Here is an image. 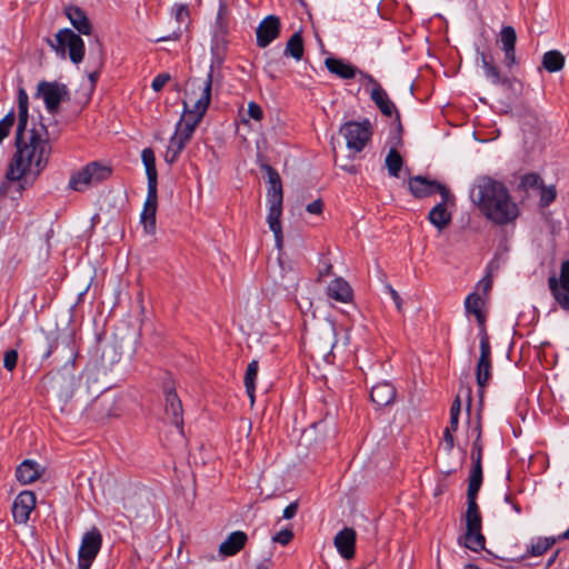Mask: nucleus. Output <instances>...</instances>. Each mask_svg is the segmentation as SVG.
<instances>
[{
    "mask_svg": "<svg viewBox=\"0 0 569 569\" xmlns=\"http://www.w3.org/2000/svg\"><path fill=\"white\" fill-rule=\"evenodd\" d=\"M16 148L7 178L18 181L39 176L47 167L52 149L47 127L36 123L28 133L16 136Z\"/></svg>",
    "mask_w": 569,
    "mask_h": 569,
    "instance_id": "nucleus-1",
    "label": "nucleus"
},
{
    "mask_svg": "<svg viewBox=\"0 0 569 569\" xmlns=\"http://www.w3.org/2000/svg\"><path fill=\"white\" fill-rule=\"evenodd\" d=\"M470 197L482 214L495 224L512 223L519 217V208L507 187L490 177L479 178Z\"/></svg>",
    "mask_w": 569,
    "mask_h": 569,
    "instance_id": "nucleus-2",
    "label": "nucleus"
},
{
    "mask_svg": "<svg viewBox=\"0 0 569 569\" xmlns=\"http://www.w3.org/2000/svg\"><path fill=\"white\" fill-rule=\"evenodd\" d=\"M262 169L268 174L269 188L267 191L268 214L267 222L273 232L276 246L278 249L282 247V228L280 218L282 214V183L279 173L269 164H263Z\"/></svg>",
    "mask_w": 569,
    "mask_h": 569,
    "instance_id": "nucleus-3",
    "label": "nucleus"
},
{
    "mask_svg": "<svg viewBox=\"0 0 569 569\" xmlns=\"http://www.w3.org/2000/svg\"><path fill=\"white\" fill-rule=\"evenodd\" d=\"M212 72L209 71L206 78H193L188 83L183 110L203 117L211 101Z\"/></svg>",
    "mask_w": 569,
    "mask_h": 569,
    "instance_id": "nucleus-4",
    "label": "nucleus"
},
{
    "mask_svg": "<svg viewBox=\"0 0 569 569\" xmlns=\"http://www.w3.org/2000/svg\"><path fill=\"white\" fill-rule=\"evenodd\" d=\"M48 42L60 58L64 59L68 56L74 64H79L83 60L84 42L80 34L73 30L69 28L61 29Z\"/></svg>",
    "mask_w": 569,
    "mask_h": 569,
    "instance_id": "nucleus-5",
    "label": "nucleus"
},
{
    "mask_svg": "<svg viewBox=\"0 0 569 569\" xmlns=\"http://www.w3.org/2000/svg\"><path fill=\"white\" fill-rule=\"evenodd\" d=\"M111 174V169L98 161H92L81 170L71 174L69 187L74 191H83L90 186L107 180Z\"/></svg>",
    "mask_w": 569,
    "mask_h": 569,
    "instance_id": "nucleus-6",
    "label": "nucleus"
},
{
    "mask_svg": "<svg viewBox=\"0 0 569 569\" xmlns=\"http://www.w3.org/2000/svg\"><path fill=\"white\" fill-rule=\"evenodd\" d=\"M340 132L345 136L347 148L353 152H360L371 138V124L369 120L362 122H346Z\"/></svg>",
    "mask_w": 569,
    "mask_h": 569,
    "instance_id": "nucleus-7",
    "label": "nucleus"
},
{
    "mask_svg": "<svg viewBox=\"0 0 569 569\" xmlns=\"http://www.w3.org/2000/svg\"><path fill=\"white\" fill-rule=\"evenodd\" d=\"M69 91L66 84L57 81H40L37 96L41 97L49 113L54 114L60 103L68 98Z\"/></svg>",
    "mask_w": 569,
    "mask_h": 569,
    "instance_id": "nucleus-8",
    "label": "nucleus"
},
{
    "mask_svg": "<svg viewBox=\"0 0 569 569\" xmlns=\"http://www.w3.org/2000/svg\"><path fill=\"white\" fill-rule=\"evenodd\" d=\"M102 543V536L99 529L93 527L87 531L82 539L78 551V567L79 569H89L92 561L100 551Z\"/></svg>",
    "mask_w": 569,
    "mask_h": 569,
    "instance_id": "nucleus-9",
    "label": "nucleus"
},
{
    "mask_svg": "<svg viewBox=\"0 0 569 569\" xmlns=\"http://www.w3.org/2000/svg\"><path fill=\"white\" fill-rule=\"evenodd\" d=\"M408 184L410 192L416 198L429 197L436 192H438L445 200L451 198L449 189L437 180H431L422 176H415L409 179Z\"/></svg>",
    "mask_w": 569,
    "mask_h": 569,
    "instance_id": "nucleus-10",
    "label": "nucleus"
},
{
    "mask_svg": "<svg viewBox=\"0 0 569 569\" xmlns=\"http://www.w3.org/2000/svg\"><path fill=\"white\" fill-rule=\"evenodd\" d=\"M491 378V348L487 335L480 337V356L476 369L477 385L482 395L483 388Z\"/></svg>",
    "mask_w": 569,
    "mask_h": 569,
    "instance_id": "nucleus-11",
    "label": "nucleus"
},
{
    "mask_svg": "<svg viewBox=\"0 0 569 569\" xmlns=\"http://www.w3.org/2000/svg\"><path fill=\"white\" fill-rule=\"evenodd\" d=\"M360 78L366 80L367 83L371 86L370 98L376 103L381 113L387 117H391L393 111H396V106L389 98L386 90L371 74L367 72H360Z\"/></svg>",
    "mask_w": 569,
    "mask_h": 569,
    "instance_id": "nucleus-12",
    "label": "nucleus"
},
{
    "mask_svg": "<svg viewBox=\"0 0 569 569\" xmlns=\"http://www.w3.org/2000/svg\"><path fill=\"white\" fill-rule=\"evenodd\" d=\"M37 498L30 490L21 491L12 505V516L16 523L24 525L30 518V513L36 508Z\"/></svg>",
    "mask_w": 569,
    "mask_h": 569,
    "instance_id": "nucleus-13",
    "label": "nucleus"
},
{
    "mask_svg": "<svg viewBox=\"0 0 569 569\" xmlns=\"http://www.w3.org/2000/svg\"><path fill=\"white\" fill-rule=\"evenodd\" d=\"M280 34V20L278 17L270 14L266 17L258 26L256 31L257 44L266 48Z\"/></svg>",
    "mask_w": 569,
    "mask_h": 569,
    "instance_id": "nucleus-14",
    "label": "nucleus"
},
{
    "mask_svg": "<svg viewBox=\"0 0 569 569\" xmlns=\"http://www.w3.org/2000/svg\"><path fill=\"white\" fill-rule=\"evenodd\" d=\"M158 207V191L157 189H147V198L144 200L143 209L140 214V221L144 231L148 234L156 232V213Z\"/></svg>",
    "mask_w": 569,
    "mask_h": 569,
    "instance_id": "nucleus-15",
    "label": "nucleus"
},
{
    "mask_svg": "<svg viewBox=\"0 0 569 569\" xmlns=\"http://www.w3.org/2000/svg\"><path fill=\"white\" fill-rule=\"evenodd\" d=\"M477 62L480 63L485 77L496 86H506L510 87L511 80L510 78L502 76L495 64L493 58L486 54L485 52L477 51Z\"/></svg>",
    "mask_w": 569,
    "mask_h": 569,
    "instance_id": "nucleus-16",
    "label": "nucleus"
},
{
    "mask_svg": "<svg viewBox=\"0 0 569 569\" xmlns=\"http://www.w3.org/2000/svg\"><path fill=\"white\" fill-rule=\"evenodd\" d=\"M333 543L342 558L351 559L355 556L356 531L349 527L343 528L336 535Z\"/></svg>",
    "mask_w": 569,
    "mask_h": 569,
    "instance_id": "nucleus-17",
    "label": "nucleus"
},
{
    "mask_svg": "<svg viewBox=\"0 0 569 569\" xmlns=\"http://www.w3.org/2000/svg\"><path fill=\"white\" fill-rule=\"evenodd\" d=\"M325 66L330 73L343 80L353 79L357 74L360 77V72H363L353 64L333 57L326 58Z\"/></svg>",
    "mask_w": 569,
    "mask_h": 569,
    "instance_id": "nucleus-18",
    "label": "nucleus"
},
{
    "mask_svg": "<svg viewBox=\"0 0 569 569\" xmlns=\"http://www.w3.org/2000/svg\"><path fill=\"white\" fill-rule=\"evenodd\" d=\"M166 415L180 432L183 429L182 403L172 390L166 392Z\"/></svg>",
    "mask_w": 569,
    "mask_h": 569,
    "instance_id": "nucleus-19",
    "label": "nucleus"
},
{
    "mask_svg": "<svg viewBox=\"0 0 569 569\" xmlns=\"http://www.w3.org/2000/svg\"><path fill=\"white\" fill-rule=\"evenodd\" d=\"M64 13L67 18L69 19L72 27L81 34L89 36L92 30L91 22L89 18L87 17L86 12L77 7V6H69L66 7Z\"/></svg>",
    "mask_w": 569,
    "mask_h": 569,
    "instance_id": "nucleus-20",
    "label": "nucleus"
},
{
    "mask_svg": "<svg viewBox=\"0 0 569 569\" xmlns=\"http://www.w3.org/2000/svg\"><path fill=\"white\" fill-rule=\"evenodd\" d=\"M42 468L38 462L31 459L22 461L16 470V478L22 485L34 482L42 475Z\"/></svg>",
    "mask_w": 569,
    "mask_h": 569,
    "instance_id": "nucleus-21",
    "label": "nucleus"
},
{
    "mask_svg": "<svg viewBox=\"0 0 569 569\" xmlns=\"http://www.w3.org/2000/svg\"><path fill=\"white\" fill-rule=\"evenodd\" d=\"M395 398L396 389L390 382H379L371 388L370 399L377 407H386L390 405Z\"/></svg>",
    "mask_w": 569,
    "mask_h": 569,
    "instance_id": "nucleus-22",
    "label": "nucleus"
},
{
    "mask_svg": "<svg viewBox=\"0 0 569 569\" xmlns=\"http://www.w3.org/2000/svg\"><path fill=\"white\" fill-rule=\"evenodd\" d=\"M451 199L452 197L446 200L441 198V201L429 211L428 220L439 231H442L451 222V213L447 209V203Z\"/></svg>",
    "mask_w": 569,
    "mask_h": 569,
    "instance_id": "nucleus-23",
    "label": "nucleus"
},
{
    "mask_svg": "<svg viewBox=\"0 0 569 569\" xmlns=\"http://www.w3.org/2000/svg\"><path fill=\"white\" fill-rule=\"evenodd\" d=\"M202 118L203 117L183 110L181 119L178 121L176 126L174 133H177L178 136H180L189 142L196 128L201 122Z\"/></svg>",
    "mask_w": 569,
    "mask_h": 569,
    "instance_id": "nucleus-24",
    "label": "nucleus"
},
{
    "mask_svg": "<svg viewBox=\"0 0 569 569\" xmlns=\"http://www.w3.org/2000/svg\"><path fill=\"white\" fill-rule=\"evenodd\" d=\"M327 293L336 301L347 303L351 301L353 293L350 284L342 278L333 279L327 288Z\"/></svg>",
    "mask_w": 569,
    "mask_h": 569,
    "instance_id": "nucleus-25",
    "label": "nucleus"
},
{
    "mask_svg": "<svg viewBox=\"0 0 569 569\" xmlns=\"http://www.w3.org/2000/svg\"><path fill=\"white\" fill-rule=\"evenodd\" d=\"M483 299L476 292H471L465 300V309L469 315H473L481 328V335H487L485 329L486 317L482 312Z\"/></svg>",
    "mask_w": 569,
    "mask_h": 569,
    "instance_id": "nucleus-26",
    "label": "nucleus"
},
{
    "mask_svg": "<svg viewBox=\"0 0 569 569\" xmlns=\"http://www.w3.org/2000/svg\"><path fill=\"white\" fill-rule=\"evenodd\" d=\"M336 336V328L332 323L326 325L320 330V337L319 340L317 341V348L319 352L323 355L325 359H327L331 355L337 343Z\"/></svg>",
    "mask_w": 569,
    "mask_h": 569,
    "instance_id": "nucleus-27",
    "label": "nucleus"
},
{
    "mask_svg": "<svg viewBox=\"0 0 569 569\" xmlns=\"http://www.w3.org/2000/svg\"><path fill=\"white\" fill-rule=\"evenodd\" d=\"M29 119V97L24 89L20 88L18 92V126L16 136L28 133Z\"/></svg>",
    "mask_w": 569,
    "mask_h": 569,
    "instance_id": "nucleus-28",
    "label": "nucleus"
},
{
    "mask_svg": "<svg viewBox=\"0 0 569 569\" xmlns=\"http://www.w3.org/2000/svg\"><path fill=\"white\" fill-rule=\"evenodd\" d=\"M246 541L247 535L244 532L234 531L220 545L219 551L227 557L234 556L243 548Z\"/></svg>",
    "mask_w": 569,
    "mask_h": 569,
    "instance_id": "nucleus-29",
    "label": "nucleus"
},
{
    "mask_svg": "<svg viewBox=\"0 0 569 569\" xmlns=\"http://www.w3.org/2000/svg\"><path fill=\"white\" fill-rule=\"evenodd\" d=\"M141 160L146 169L148 188L147 189H157L158 184V173L156 168V158L152 149L146 148L141 152Z\"/></svg>",
    "mask_w": 569,
    "mask_h": 569,
    "instance_id": "nucleus-30",
    "label": "nucleus"
},
{
    "mask_svg": "<svg viewBox=\"0 0 569 569\" xmlns=\"http://www.w3.org/2000/svg\"><path fill=\"white\" fill-rule=\"evenodd\" d=\"M259 363L257 360H252L249 362L246 373H244V387L246 392L250 399V403H254V393H256V382L258 378Z\"/></svg>",
    "mask_w": 569,
    "mask_h": 569,
    "instance_id": "nucleus-31",
    "label": "nucleus"
},
{
    "mask_svg": "<svg viewBox=\"0 0 569 569\" xmlns=\"http://www.w3.org/2000/svg\"><path fill=\"white\" fill-rule=\"evenodd\" d=\"M188 141L178 136L177 133H173L169 140L166 153H164V160L167 163H173L178 160L179 156L181 154L182 150L187 146Z\"/></svg>",
    "mask_w": 569,
    "mask_h": 569,
    "instance_id": "nucleus-32",
    "label": "nucleus"
},
{
    "mask_svg": "<svg viewBox=\"0 0 569 569\" xmlns=\"http://www.w3.org/2000/svg\"><path fill=\"white\" fill-rule=\"evenodd\" d=\"M549 289L555 298V300L559 303V306L563 310H569V289H563L559 286V282L555 276H551L548 279Z\"/></svg>",
    "mask_w": 569,
    "mask_h": 569,
    "instance_id": "nucleus-33",
    "label": "nucleus"
},
{
    "mask_svg": "<svg viewBox=\"0 0 569 569\" xmlns=\"http://www.w3.org/2000/svg\"><path fill=\"white\" fill-rule=\"evenodd\" d=\"M303 40L300 32L293 33L288 40L284 48V56L291 57L297 61H300L303 57Z\"/></svg>",
    "mask_w": 569,
    "mask_h": 569,
    "instance_id": "nucleus-34",
    "label": "nucleus"
},
{
    "mask_svg": "<svg viewBox=\"0 0 569 569\" xmlns=\"http://www.w3.org/2000/svg\"><path fill=\"white\" fill-rule=\"evenodd\" d=\"M565 58L563 56L557 51L551 50L543 54L542 66L548 72H557L563 68Z\"/></svg>",
    "mask_w": 569,
    "mask_h": 569,
    "instance_id": "nucleus-35",
    "label": "nucleus"
},
{
    "mask_svg": "<svg viewBox=\"0 0 569 569\" xmlns=\"http://www.w3.org/2000/svg\"><path fill=\"white\" fill-rule=\"evenodd\" d=\"M555 542L556 539L553 537H539L537 539H532L528 546V555L532 557L542 556L553 546Z\"/></svg>",
    "mask_w": 569,
    "mask_h": 569,
    "instance_id": "nucleus-36",
    "label": "nucleus"
},
{
    "mask_svg": "<svg viewBox=\"0 0 569 569\" xmlns=\"http://www.w3.org/2000/svg\"><path fill=\"white\" fill-rule=\"evenodd\" d=\"M485 536L481 530H467L463 536V546L472 551H480L485 548Z\"/></svg>",
    "mask_w": 569,
    "mask_h": 569,
    "instance_id": "nucleus-37",
    "label": "nucleus"
},
{
    "mask_svg": "<svg viewBox=\"0 0 569 569\" xmlns=\"http://www.w3.org/2000/svg\"><path fill=\"white\" fill-rule=\"evenodd\" d=\"M385 162L389 174L393 178H399L401 168L403 166V160L400 153L395 148H391L389 150Z\"/></svg>",
    "mask_w": 569,
    "mask_h": 569,
    "instance_id": "nucleus-38",
    "label": "nucleus"
},
{
    "mask_svg": "<svg viewBox=\"0 0 569 569\" xmlns=\"http://www.w3.org/2000/svg\"><path fill=\"white\" fill-rule=\"evenodd\" d=\"M482 483V466L479 465V459H475L472 470L469 477L468 496L478 495Z\"/></svg>",
    "mask_w": 569,
    "mask_h": 569,
    "instance_id": "nucleus-39",
    "label": "nucleus"
},
{
    "mask_svg": "<svg viewBox=\"0 0 569 569\" xmlns=\"http://www.w3.org/2000/svg\"><path fill=\"white\" fill-rule=\"evenodd\" d=\"M459 417H451L449 426L443 430V448L447 452H451L455 447L453 432L458 430Z\"/></svg>",
    "mask_w": 569,
    "mask_h": 569,
    "instance_id": "nucleus-40",
    "label": "nucleus"
},
{
    "mask_svg": "<svg viewBox=\"0 0 569 569\" xmlns=\"http://www.w3.org/2000/svg\"><path fill=\"white\" fill-rule=\"evenodd\" d=\"M500 41L502 49L515 48L517 41V34L513 27H503L500 31Z\"/></svg>",
    "mask_w": 569,
    "mask_h": 569,
    "instance_id": "nucleus-41",
    "label": "nucleus"
},
{
    "mask_svg": "<svg viewBox=\"0 0 569 569\" xmlns=\"http://www.w3.org/2000/svg\"><path fill=\"white\" fill-rule=\"evenodd\" d=\"M102 54H101V51H99L97 58H96V61H94V70L90 71L89 74H88V79H89V84H88V93H89V97L91 96V93L93 92L94 88H96V83L98 81V78L100 76V69L102 67Z\"/></svg>",
    "mask_w": 569,
    "mask_h": 569,
    "instance_id": "nucleus-42",
    "label": "nucleus"
},
{
    "mask_svg": "<svg viewBox=\"0 0 569 569\" xmlns=\"http://www.w3.org/2000/svg\"><path fill=\"white\" fill-rule=\"evenodd\" d=\"M14 121L16 114L13 110H10L3 119L0 120V143L9 136Z\"/></svg>",
    "mask_w": 569,
    "mask_h": 569,
    "instance_id": "nucleus-43",
    "label": "nucleus"
},
{
    "mask_svg": "<svg viewBox=\"0 0 569 569\" xmlns=\"http://www.w3.org/2000/svg\"><path fill=\"white\" fill-rule=\"evenodd\" d=\"M557 192L553 186L550 187H540V204L542 207H548L555 199Z\"/></svg>",
    "mask_w": 569,
    "mask_h": 569,
    "instance_id": "nucleus-44",
    "label": "nucleus"
},
{
    "mask_svg": "<svg viewBox=\"0 0 569 569\" xmlns=\"http://www.w3.org/2000/svg\"><path fill=\"white\" fill-rule=\"evenodd\" d=\"M481 515L480 513H466L467 530H481Z\"/></svg>",
    "mask_w": 569,
    "mask_h": 569,
    "instance_id": "nucleus-45",
    "label": "nucleus"
},
{
    "mask_svg": "<svg viewBox=\"0 0 569 569\" xmlns=\"http://www.w3.org/2000/svg\"><path fill=\"white\" fill-rule=\"evenodd\" d=\"M18 352L16 350H8L3 357V367L8 371H12L17 367Z\"/></svg>",
    "mask_w": 569,
    "mask_h": 569,
    "instance_id": "nucleus-46",
    "label": "nucleus"
},
{
    "mask_svg": "<svg viewBox=\"0 0 569 569\" xmlns=\"http://www.w3.org/2000/svg\"><path fill=\"white\" fill-rule=\"evenodd\" d=\"M293 538V532L291 529L280 530L276 536H273L272 540L274 542L280 543L281 546L288 545Z\"/></svg>",
    "mask_w": 569,
    "mask_h": 569,
    "instance_id": "nucleus-47",
    "label": "nucleus"
},
{
    "mask_svg": "<svg viewBox=\"0 0 569 569\" xmlns=\"http://www.w3.org/2000/svg\"><path fill=\"white\" fill-rule=\"evenodd\" d=\"M477 431H478V436H477V439L476 441L473 442V446H472V451H471V458H472V462L475 463V459L478 458L479 459V465H481V459H482V445H481V441H480V427H477Z\"/></svg>",
    "mask_w": 569,
    "mask_h": 569,
    "instance_id": "nucleus-48",
    "label": "nucleus"
},
{
    "mask_svg": "<svg viewBox=\"0 0 569 569\" xmlns=\"http://www.w3.org/2000/svg\"><path fill=\"white\" fill-rule=\"evenodd\" d=\"M559 286L569 289V260L561 263Z\"/></svg>",
    "mask_w": 569,
    "mask_h": 569,
    "instance_id": "nucleus-49",
    "label": "nucleus"
},
{
    "mask_svg": "<svg viewBox=\"0 0 569 569\" xmlns=\"http://www.w3.org/2000/svg\"><path fill=\"white\" fill-rule=\"evenodd\" d=\"M247 112L251 119L257 120V121L261 120L262 116H263V111H262L261 107L258 103H256L254 101H250L248 103Z\"/></svg>",
    "mask_w": 569,
    "mask_h": 569,
    "instance_id": "nucleus-50",
    "label": "nucleus"
},
{
    "mask_svg": "<svg viewBox=\"0 0 569 569\" xmlns=\"http://www.w3.org/2000/svg\"><path fill=\"white\" fill-rule=\"evenodd\" d=\"M169 79H170V76L168 73H160L153 78L151 88L156 92H159L160 90H162V88L166 86V83L169 81Z\"/></svg>",
    "mask_w": 569,
    "mask_h": 569,
    "instance_id": "nucleus-51",
    "label": "nucleus"
},
{
    "mask_svg": "<svg viewBox=\"0 0 569 569\" xmlns=\"http://www.w3.org/2000/svg\"><path fill=\"white\" fill-rule=\"evenodd\" d=\"M61 378L63 379V381L67 382V390L64 392V396H66V398H69L73 393V390L77 385V379H76L74 375H72V373H69L67 376L62 375Z\"/></svg>",
    "mask_w": 569,
    "mask_h": 569,
    "instance_id": "nucleus-52",
    "label": "nucleus"
},
{
    "mask_svg": "<svg viewBox=\"0 0 569 569\" xmlns=\"http://www.w3.org/2000/svg\"><path fill=\"white\" fill-rule=\"evenodd\" d=\"M505 52L503 63L507 68H512L517 63L515 48L502 49Z\"/></svg>",
    "mask_w": 569,
    "mask_h": 569,
    "instance_id": "nucleus-53",
    "label": "nucleus"
},
{
    "mask_svg": "<svg viewBox=\"0 0 569 569\" xmlns=\"http://www.w3.org/2000/svg\"><path fill=\"white\" fill-rule=\"evenodd\" d=\"M306 210L311 214H320L323 210V203L320 199H317L307 204Z\"/></svg>",
    "mask_w": 569,
    "mask_h": 569,
    "instance_id": "nucleus-54",
    "label": "nucleus"
},
{
    "mask_svg": "<svg viewBox=\"0 0 569 569\" xmlns=\"http://www.w3.org/2000/svg\"><path fill=\"white\" fill-rule=\"evenodd\" d=\"M299 505L297 501L289 503L283 510V519H292L298 512Z\"/></svg>",
    "mask_w": 569,
    "mask_h": 569,
    "instance_id": "nucleus-55",
    "label": "nucleus"
},
{
    "mask_svg": "<svg viewBox=\"0 0 569 569\" xmlns=\"http://www.w3.org/2000/svg\"><path fill=\"white\" fill-rule=\"evenodd\" d=\"M522 183L526 187H533V186H540L541 187V179H540L539 176L531 173V174H527V176L523 177Z\"/></svg>",
    "mask_w": 569,
    "mask_h": 569,
    "instance_id": "nucleus-56",
    "label": "nucleus"
},
{
    "mask_svg": "<svg viewBox=\"0 0 569 569\" xmlns=\"http://www.w3.org/2000/svg\"><path fill=\"white\" fill-rule=\"evenodd\" d=\"M468 506H467V512L466 513H480L479 507L477 503V495L468 496Z\"/></svg>",
    "mask_w": 569,
    "mask_h": 569,
    "instance_id": "nucleus-57",
    "label": "nucleus"
},
{
    "mask_svg": "<svg viewBox=\"0 0 569 569\" xmlns=\"http://www.w3.org/2000/svg\"><path fill=\"white\" fill-rule=\"evenodd\" d=\"M492 287V280L489 276H486L477 283V289L482 290V292L486 295L490 291Z\"/></svg>",
    "mask_w": 569,
    "mask_h": 569,
    "instance_id": "nucleus-58",
    "label": "nucleus"
},
{
    "mask_svg": "<svg viewBox=\"0 0 569 569\" xmlns=\"http://www.w3.org/2000/svg\"><path fill=\"white\" fill-rule=\"evenodd\" d=\"M460 412H461V401H460V397L457 396L456 399L453 400V402L451 403V407H450V416L451 417H460Z\"/></svg>",
    "mask_w": 569,
    "mask_h": 569,
    "instance_id": "nucleus-59",
    "label": "nucleus"
},
{
    "mask_svg": "<svg viewBox=\"0 0 569 569\" xmlns=\"http://www.w3.org/2000/svg\"><path fill=\"white\" fill-rule=\"evenodd\" d=\"M505 501L511 506L512 510L516 513H521V507L517 502H515L509 495L505 496Z\"/></svg>",
    "mask_w": 569,
    "mask_h": 569,
    "instance_id": "nucleus-60",
    "label": "nucleus"
},
{
    "mask_svg": "<svg viewBox=\"0 0 569 569\" xmlns=\"http://www.w3.org/2000/svg\"><path fill=\"white\" fill-rule=\"evenodd\" d=\"M391 297L397 306V309L400 311L401 310V298H400L399 293L396 290L391 289Z\"/></svg>",
    "mask_w": 569,
    "mask_h": 569,
    "instance_id": "nucleus-61",
    "label": "nucleus"
},
{
    "mask_svg": "<svg viewBox=\"0 0 569 569\" xmlns=\"http://www.w3.org/2000/svg\"><path fill=\"white\" fill-rule=\"evenodd\" d=\"M179 38V34L177 32H172L168 36H164V37H160V38H157L156 41L159 42V41H172V40H178Z\"/></svg>",
    "mask_w": 569,
    "mask_h": 569,
    "instance_id": "nucleus-62",
    "label": "nucleus"
},
{
    "mask_svg": "<svg viewBox=\"0 0 569 569\" xmlns=\"http://www.w3.org/2000/svg\"><path fill=\"white\" fill-rule=\"evenodd\" d=\"M256 569H270V560H263L259 562Z\"/></svg>",
    "mask_w": 569,
    "mask_h": 569,
    "instance_id": "nucleus-63",
    "label": "nucleus"
},
{
    "mask_svg": "<svg viewBox=\"0 0 569 569\" xmlns=\"http://www.w3.org/2000/svg\"><path fill=\"white\" fill-rule=\"evenodd\" d=\"M182 13L187 14L188 13L187 9L183 6H178L177 7V17L179 18Z\"/></svg>",
    "mask_w": 569,
    "mask_h": 569,
    "instance_id": "nucleus-64",
    "label": "nucleus"
}]
</instances>
